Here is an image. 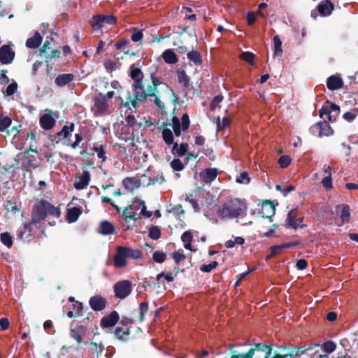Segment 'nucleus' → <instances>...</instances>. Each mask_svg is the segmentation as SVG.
I'll return each instance as SVG.
<instances>
[{
    "mask_svg": "<svg viewBox=\"0 0 358 358\" xmlns=\"http://www.w3.org/2000/svg\"><path fill=\"white\" fill-rule=\"evenodd\" d=\"M130 76L134 80L132 85L133 95L129 94L127 97V101H124L121 96L117 97L120 104L129 109L137 108L139 104L145 101L147 99V95L150 94L155 90V88L145 89L143 83V74L140 69L131 66Z\"/></svg>",
    "mask_w": 358,
    "mask_h": 358,
    "instance_id": "1",
    "label": "nucleus"
},
{
    "mask_svg": "<svg viewBox=\"0 0 358 358\" xmlns=\"http://www.w3.org/2000/svg\"><path fill=\"white\" fill-rule=\"evenodd\" d=\"M190 121L189 115L187 113L182 115L181 120L174 116L171 119V124H166L163 126L162 138L164 141L168 145L173 143V135L171 128L173 129L176 136L181 135L182 131H185L189 127Z\"/></svg>",
    "mask_w": 358,
    "mask_h": 358,
    "instance_id": "2",
    "label": "nucleus"
},
{
    "mask_svg": "<svg viewBox=\"0 0 358 358\" xmlns=\"http://www.w3.org/2000/svg\"><path fill=\"white\" fill-rule=\"evenodd\" d=\"M247 208L244 201L235 198L222 204L217 208V214L221 219H234L245 215Z\"/></svg>",
    "mask_w": 358,
    "mask_h": 358,
    "instance_id": "3",
    "label": "nucleus"
},
{
    "mask_svg": "<svg viewBox=\"0 0 358 358\" xmlns=\"http://www.w3.org/2000/svg\"><path fill=\"white\" fill-rule=\"evenodd\" d=\"M256 352L264 353V358H268L271 353V348L266 343H255L247 353L233 355L230 358H253Z\"/></svg>",
    "mask_w": 358,
    "mask_h": 358,
    "instance_id": "4",
    "label": "nucleus"
},
{
    "mask_svg": "<svg viewBox=\"0 0 358 358\" xmlns=\"http://www.w3.org/2000/svg\"><path fill=\"white\" fill-rule=\"evenodd\" d=\"M115 296L123 299L130 294L132 290L131 282L129 280H121L116 282L113 287Z\"/></svg>",
    "mask_w": 358,
    "mask_h": 358,
    "instance_id": "5",
    "label": "nucleus"
},
{
    "mask_svg": "<svg viewBox=\"0 0 358 358\" xmlns=\"http://www.w3.org/2000/svg\"><path fill=\"white\" fill-rule=\"evenodd\" d=\"M48 214L52 215L55 217H59L60 211L58 208L47 203L41 206V209L39 208L37 209V211L34 213V219L43 220Z\"/></svg>",
    "mask_w": 358,
    "mask_h": 358,
    "instance_id": "6",
    "label": "nucleus"
},
{
    "mask_svg": "<svg viewBox=\"0 0 358 358\" xmlns=\"http://www.w3.org/2000/svg\"><path fill=\"white\" fill-rule=\"evenodd\" d=\"M57 116L50 110H45L40 117V124L43 129L48 130L55 124Z\"/></svg>",
    "mask_w": 358,
    "mask_h": 358,
    "instance_id": "7",
    "label": "nucleus"
},
{
    "mask_svg": "<svg viewBox=\"0 0 358 358\" xmlns=\"http://www.w3.org/2000/svg\"><path fill=\"white\" fill-rule=\"evenodd\" d=\"M109 103L104 97L99 96L95 101L94 114L96 115H102L108 112Z\"/></svg>",
    "mask_w": 358,
    "mask_h": 358,
    "instance_id": "8",
    "label": "nucleus"
},
{
    "mask_svg": "<svg viewBox=\"0 0 358 358\" xmlns=\"http://www.w3.org/2000/svg\"><path fill=\"white\" fill-rule=\"evenodd\" d=\"M90 180L91 176L90 172L87 170L83 171L74 182L75 189L81 190L86 188L90 184Z\"/></svg>",
    "mask_w": 358,
    "mask_h": 358,
    "instance_id": "9",
    "label": "nucleus"
},
{
    "mask_svg": "<svg viewBox=\"0 0 358 358\" xmlns=\"http://www.w3.org/2000/svg\"><path fill=\"white\" fill-rule=\"evenodd\" d=\"M14 56V52L8 45H5L0 48V62L2 64L10 63Z\"/></svg>",
    "mask_w": 358,
    "mask_h": 358,
    "instance_id": "10",
    "label": "nucleus"
},
{
    "mask_svg": "<svg viewBox=\"0 0 358 358\" xmlns=\"http://www.w3.org/2000/svg\"><path fill=\"white\" fill-rule=\"evenodd\" d=\"M119 320V315L116 311H113L108 315L105 316L101 321L102 328H111L115 325Z\"/></svg>",
    "mask_w": 358,
    "mask_h": 358,
    "instance_id": "11",
    "label": "nucleus"
},
{
    "mask_svg": "<svg viewBox=\"0 0 358 358\" xmlns=\"http://www.w3.org/2000/svg\"><path fill=\"white\" fill-rule=\"evenodd\" d=\"M89 303L92 309L95 311H100L106 307V300L100 296H94L90 298Z\"/></svg>",
    "mask_w": 358,
    "mask_h": 358,
    "instance_id": "12",
    "label": "nucleus"
},
{
    "mask_svg": "<svg viewBox=\"0 0 358 358\" xmlns=\"http://www.w3.org/2000/svg\"><path fill=\"white\" fill-rule=\"evenodd\" d=\"M336 215L341 220L342 224L347 222L350 216V207L348 205L342 204L337 206L336 208Z\"/></svg>",
    "mask_w": 358,
    "mask_h": 358,
    "instance_id": "13",
    "label": "nucleus"
},
{
    "mask_svg": "<svg viewBox=\"0 0 358 358\" xmlns=\"http://www.w3.org/2000/svg\"><path fill=\"white\" fill-rule=\"evenodd\" d=\"M343 85L342 78L337 76H331L327 78V86L330 90H336L341 89Z\"/></svg>",
    "mask_w": 358,
    "mask_h": 358,
    "instance_id": "14",
    "label": "nucleus"
},
{
    "mask_svg": "<svg viewBox=\"0 0 358 358\" xmlns=\"http://www.w3.org/2000/svg\"><path fill=\"white\" fill-rule=\"evenodd\" d=\"M218 172L215 169H206L200 173V177L206 183H210L217 176Z\"/></svg>",
    "mask_w": 358,
    "mask_h": 358,
    "instance_id": "15",
    "label": "nucleus"
},
{
    "mask_svg": "<svg viewBox=\"0 0 358 358\" xmlns=\"http://www.w3.org/2000/svg\"><path fill=\"white\" fill-rule=\"evenodd\" d=\"M86 331L83 326H76L70 331V336L75 339L78 343H80L83 336L85 335Z\"/></svg>",
    "mask_w": 358,
    "mask_h": 358,
    "instance_id": "16",
    "label": "nucleus"
},
{
    "mask_svg": "<svg viewBox=\"0 0 358 358\" xmlns=\"http://www.w3.org/2000/svg\"><path fill=\"white\" fill-rule=\"evenodd\" d=\"M122 184L125 189L132 192L140 187L141 181L136 177L126 178L123 180Z\"/></svg>",
    "mask_w": 358,
    "mask_h": 358,
    "instance_id": "17",
    "label": "nucleus"
},
{
    "mask_svg": "<svg viewBox=\"0 0 358 358\" xmlns=\"http://www.w3.org/2000/svg\"><path fill=\"white\" fill-rule=\"evenodd\" d=\"M334 4L329 1H322L317 6L318 12L322 16L329 15L334 10Z\"/></svg>",
    "mask_w": 358,
    "mask_h": 358,
    "instance_id": "18",
    "label": "nucleus"
},
{
    "mask_svg": "<svg viewBox=\"0 0 358 358\" xmlns=\"http://www.w3.org/2000/svg\"><path fill=\"white\" fill-rule=\"evenodd\" d=\"M126 256L124 252L121 250V246L117 248V253L114 257V264L117 268H122L126 266Z\"/></svg>",
    "mask_w": 358,
    "mask_h": 358,
    "instance_id": "19",
    "label": "nucleus"
},
{
    "mask_svg": "<svg viewBox=\"0 0 358 358\" xmlns=\"http://www.w3.org/2000/svg\"><path fill=\"white\" fill-rule=\"evenodd\" d=\"M136 206L134 201L131 205L128 206L122 213V215L126 220H136L140 218V215L137 212L134 211V208Z\"/></svg>",
    "mask_w": 358,
    "mask_h": 358,
    "instance_id": "20",
    "label": "nucleus"
},
{
    "mask_svg": "<svg viewBox=\"0 0 358 358\" xmlns=\"http://www.w3.org/2000/svg\"><path fill=\"white\" fill-rule=\"evenodd\" d=\"M115 228L108 221H103L100 223L99 232L104 236L111 235L114 233Z\"/></svg>",
    "mask_w": 358,
    "mask_h": 358,
    "instance_id": "21",
    "label": "nucleus"
},
{
    "mask_svg": "<svg viewBox=\"0 0 358 358\" xmlns=\"http://www.w3.org/2000/svg\"><path fill=\"white\" fill-rule=\"evenodd\" d=\"M275 207L274 206L270 203L269 201H266L264 203L262 206V217H266L269 219V221L271 222V217L274 215L275 214Z\"/></svg>",
    "mask_w": 358,
    "mask_h": 358,
    "instance_id": "22",
    "label": "nucleus"
},
{
    "mask_svg": "<svg viewBox=\"0 0 358 358\" xmlns=\"http://www.w3.org/2000/svg\"><path fill=\"white\" fill-rule=\"evenodd\" d=\"M74 78L71 73L61 74L55 78V84L59 87H64L70 83Z\"/></svg>",
    "mask_w": 358,
    "mask_h": 358,
    "instance_id": "23",
    "label": "nucleus"
},
{
    "mask_svg": "<svg viewBox=\"0 0 358 358\" xmlns=\"http://www.w3.org/2000/svg\"><path fill=\"white\" fill-rule=\"evenodd\" d=\"M42 39L43 37L38 31H36L33 37L27 40L26 45L29 48H36L41 45Z\"/></svg>",
    "mask_w": 358,
    "mask_h": 358,
    "instance_id": "24",
    "label": "nucleus"
},
{
    "mask_svg": "<svg viewBox=\"0 0 358 358\" xmlns=\"http://www.w3.org/2000/svg\"><path fill=\"white\" fill-rule=\"evenodd\" d=\"M162 57L166 63L169 64H174L178 62L177 56L174 51L171 49L166 50L162 53Z\"/></svg>",
    "mask_w": 358,
    "mask_h": 358,
    "instance_id": "25",
    "label": "nucleus"
},
{
    "mask_svg": "<svg viewBox=\"0 0 358 358\" xmlns=\"http://www.w3.org/2000/svg\"><path fill=\"white\" fill-rule=\"evenodd\" d=\"M121 250H122L127 258L138 259L141 257V252L139 250H133L129 248L121 246Z\"/></svg>",
    "mask_w": 358,
    "mask_h": 358,
    "instance_id": "26",
    "label": "nucleus"
},
{
    "mask_svg": "<svg viewBox=\"0 0 358 358\" xmlns=\"http://www.w3.org/2000/svg\"><path fill=\"white\" fill-rule=\"evenodd\" d=\"M172 144L173 145L172 149V152L173 155H177L179 157H182L186 153L188 148L187 143H181L180 145H178L177 142L173 141V143Z\"/></svg>",
    "mask_w": 358,
    "mask_h": 358,
    "instance_id": "27",
    "label": "nucleus"
},
{
    "mask_svg": "<svg viewBox=\"0 0 358 358\" xmlns=\"http://www.w3.org/2000/svg\"><path fill=\"white\" fill-rule=\"evenodd\" d=\"M81 209L77 207L69 209L66 215L69 222L71 223L76 222L81 214Z\"/></svg>",
    "mask_w": 358,
    "mask_h": 358,
    "instance_id": "28",
    "label": "nucleus"
},
{
    "mask_svg": "<svg viewBox=\"0 0 358 358\" xmlns=\"http://www.w3.org/2000/svg\"><path fill=\"white\" fill-rule=\"evenodd\" d=\"M320 138L322 136H329L333 134L334 131L331 127L326 121L320 122Z\"/></svg>",
    "mask_w": 358,
    "mask_h": 358,
    "instance_id": "29",
    "label": "nucleus"
},
{
    "mask_svg": "<svg viewBox=\"0 0 358 358\" xmlns=\"http://www.w3.org/2000/svg\"><path fill=\"white\" fill-rule=\"evenodd\" d=\"M177 76L178 82L180 85H182L184 87L188 88L190 85L189 84V78L186 74L185 71H177Z\"/></svg>",
    "mask_w": 358,
    "mask_h": 358,
    "instance_id": "30",
    "label": "nucleus"
},
{
    "mask_svg": "<svg viewBox=\"0 0 358 358\" xmlns=\"http://www.w3.org/2000/svg\"><path fill=\"white\" fill-rule=\"evenodd\" d=\"M187 58L195 65H200L202 63L201 54L196 50H192L187 53Z\"/></svg>",
    "mask_w": 358,
    "mask_h": 358,
    "instance_id": "31",
    "label": "nucleus"
},
{
    "mask_svg": "<svg viewBox=\"0 0 358 358\" xmlns=\"http://www.w3.org/2000/svg\"><path fill=\"white\" fill-rule=\"evenodd\" d=\"M74 129V124L71 123L69 126L65 125L63 127L61 131L57 133V136L59 138H66Z\"/></svg>",
    "mask_w": 358,
    "mask_h": 358,
    "instance_id": "32",
    "label": "nucleus"
},
{
    "mask_svg": "<svg viewBox=\"0 0 358 358\" xmlns=\"http://www.w3.org/2000/svg\"><path fill=\"white\" fill-rule=\"evenodd\" d=\"M92 150L96 154L97 157L100 159L102 162H104L106 160L107 157L103 145L94 144Z\"/></svg>",
    "mask_w": 358,
    "mask_h": 358,
    "instance_id": "33",
    "label": "nucleus"
},
{
    "mask_svg": "<svg viewBox=\"0 0 358 358\" xmlns=\"http://www.w3.org/2000/svg\"><path fill=\"white\" fill-rule=\"evenodd\" d=\"M273 56H281L282 53V41L278 36H275L273 37Z\"/></svg>",
    "mask_w": 358,
    "mask_h": 358,
    "instance_id": "34",
    "label": "nucleus"
},
{
    "mask_svg": "<svg viewBox=\"0 0 358 358\" xmlns=\"http://www.w3.org/2000/svg\"><path fill=\"white\" fill-rule=\"evenodd\" d=\"M150 78H151L152 86L148 85L146 89H149L150 87L151 89L152 88L153 89V87H154L155 90L152 93H150V94H148L147 97L152 96V95H155V94H156L158 92L157 87L162 83V81L160 80V79L158 77L155 76L154 73L151 74Z\"/></svg>",
    "mask_w": 358,
    "mask_h": 358,
    "instance_id": "35",
    "label": "nucleus"
},
{
    "mask_svg": "<svg viewBox=\"0 0 358 358\" xmlns=\"http://www.w3.org/2000/svg\"><path fill=\"white\" fill-rule=\"evenodd\" d=\"M181 240L184 243V247L186 249L191 250V242L192 240V234L191 231H186L181 236Z\"/></svg>",
    "mask_w": 358,
    "mask_h": 358,
    "instance_id": "36",
    "label": "nucleus"
},
{
    "mask_svg": "<svg viewBox=\"0 0 358 358\" xmlns=\"http://www.w3.org/2000/svg\"><path fill=\"white\" fill-rule=\"evenodd\" d=\"M115 336L120 340L125 339L124 336H127L129 334V327H116L115 330Z\"/></svg>",
    "mask_w": 358,
    "mask_h": 358,
    "instance_id": "37",
    "label": "nucleus"
},
{
    "mask_svg": "<svg viewBox=\"0 0 358 358\" xmlns=\"http://www.w3.org/2000/svg\"><path fill=\"white\" fill-rule=\"evenodd\" d=\"M134 203H135L136 206H141V211H140L139 215L142 214L148 218L152 216V213L150 211H148L146 210L145 203L143 201L136 200V201H134Z\"/></svg>",
    "mask_w": 358,
    "mask_h": 358,
    "instance_id": "38",
    "label": "nucleus"
},
{
    "mask_svg": "<svg viewBox=\"0 0 358 358\" xmlns=\"http://www.w3.org/2000/svg\"><path fill=\"white\" fill-rule=\"evenodd\" d=\"M245 243V240L242 237H236L234 240H228L225 242V246L227 248H232L237 245H243Z\"/></svg>",
    "mask_w": 358,
    "mask_h": 358,
    "instance_id": "39",
    "label": "nucleus"
},
{
    "mask_svg": "<svg viewBox=\"0 0 358 358\" xmlns=\"http://www.w3.org/2000/svg\"><path fill=\"white\" fill-rule=\"evenodd\" d=\"M1 241L8 248H10L13 245L12 236L8 232L1 234Z\"/></svg>",
    "mask_w": 358,
    "mask_h": 358,
    "instance_id": "40",
    "label": "nucleus"
},
{
    "mask_svg": "<svg viewBox=\"0 0 358 358\" xmlns=\"http://www.w3.org/2000/svg\"><path fill=\"white\" fill-rule=\"evenodd\" d=\"M294 216H295V211L294 210L289 211L287 215V222L289 227H292L294 229H296L299 224L294 220Z\"/></svg>",
    "mask_w": 358,
    "mask_h": 358,
    "instance_id": "41",
    "label": "nucleus"
},
{
    "mask_svg": "<svg viewBox=\"0 0 358 358\" xmlns=\"http://www.w3.org/2000/svg\"><path fill=\"white\" fill-rule=\"evenodd\" d=\"M153 260L157 263H162L166 258V253L162 251H155L152 255Z\"/></svg>",
    "mask_w": 358,
    "mask_h": 358,
    "instance_id": "42",
    "label": "nucleus"
},
{
    "mask_svg": "<svg viewBox=\"0 0 358 358\" xmlns=\"http://www.w3.org/2000/svg\"><path fill=\"white\" fill-rule=\"evenodd\" d=\"M326 353L329 354L336 350V344L332 341H327L320 346Z\"/></svg>",
    "mask_w": 358,
    "mask_h": 358,
    "instance_id": "43",
    "label": "nucleus"
},
{
    "mask_svg": "<svg viewBox=\"0 0 358 358\" xmlns=\"http://www.w3.org/2000/svg\"><path fill=\"white\" fill-rule=\"evenodd\" d=\"M12 120L8 117H3L0 119V131H4L11 124Z\"/></svg>",
    "mask_w": 358,
    "mask_h": 358,
    "instance_id": "44",
    "label": "nucleus"
},
{
    "mask_svg": "<svg viewBox=\"0 0 358 358\" xmlns=\"http://www.w3.org/2000/svg\"><path fill=\"white\" fill-rule=\"evenodd\" d=\"M161 236V231L158 227H152L149 229V236L152 240H157Z\"/></svg>",
    "mask_w": 358,
    "mask_h": 358,
    "instance_id": "45",
    "label": "nucleus"
},
{
    "mask_svg": "<svg viewBox=\"0 0 358 358\" xmlns=\"http://www.w3.org/2000/svg\"><path fill=\"white\" fill-rule=\"evenodd\" d=\"M229 123H230V120L229 118L224 117L221 120L220 119V117H218L217 120V123H216L217 130L220 131V130H222V129H225L227 127H228L229 125Z\"/></svg>",
    "mask_w": 358,
    "mask_h": 358,
    "instance_id": "46",
    "label": "nucleus"
},
{
    "mask_svg": "<svg viewBox=\"0 0 358 358\" xmlns=\"http://www.w3.org/2000/svg\"><path fill=\"white\" fill-rule=\"evenodd\" d=\"M218 265V263L216 261H213L209 264H203L200 267V270L203 272L208 273L210 272L213 269L215 268Z\"/></svg>",
    "mask_w": 358,
    "mask_h": 358,
    "instance_id": "47",
    "label": "nucleus"
},
{
    "mask_svg": "<svg viewBox=\"0 0 358 358\" xmlns=\"http://www.w3.org/2000/svg\"><path fill=\"white\" fill-rule=\"evenodd\" d=\"M171 166L173 171H180L184 169V164L179 159H174L171 162Z\"/></svg>",
    "mask_w": 358,
    "mask_h": 358,
    "instance_id": "48",
    "label": "nucleus"
},
{
    "mask_svg": "<svg viewBox=\"0 0 358 358\" xmlns=\"http://www.w3.org/2000/svg\"><path fill=\"white\" fill-rule=\"evenodd\" d=\"M139 310H140L139 320L141 322H142L144 319L145 315L147 313V312L148 310V302L141 303L139 306Z\"/></svg>",
    "mask_w": 358,
    "mask_h": 358,
    "instance_id": "49",
    "label": "nucleus"
},
{
    "mask_svg": "<svg viewBox=\"0 0 358 358\" xmlns=\"http://www.w3.org/2000/svg\"><path fill=\"white\" fill-rule=\"evenodd\" d=\"M236 182L238 183H245L248 184L250 182V178L248 176L247 172H242L238 177L236 178Z\"/></svg>",
    "mask_w": 358,
    "mask_h": 358,
    "instance_id": "50",
    "label": "nucleus"
},
{
    "mask_svg": "<svg viewBox=\"0 0 358 358\" xmlns=\"http://www.w3.org/2000/svg\"><path fill=\"white\" fill-rule=\"evenodd\" d=\"M17 88V84L16 82H13L10 83L6 89V91L3 93L6 96H12L16 91Z\"/></svg>",
    "mask_w": 358,
    "mask_h": 358,
    "instance_id": "51",
    "label": "nucleus"
},
{
    "mask_svg": "<svg viewBox=\"0 0 358 358\" xmlns=\"http://www.w3.org/2000/svg\"><path fill=\"white\" fill-rule=\"evenodd\" d=\"M223 96L222 95H217L214 97L212 102L210 103V109L215 110L217 107H219V104L222 101Z\"/></svg>",
    "mask_w": 358,
    "mask_h": 358,
    "instance_id": "52",
    "label": "nucleus"
},
{
    "mask_svg": "<svg viewBox=\"0 0 358 358\" xmlns=\"http://www.w3.org/2000/svg\"><path fill=\"white\" fill-rule=\"evenodd\" d=\"M278 163L282 168L287 167L291 163V159L287 155L281 156L278 160Z\"/></svg>",
    "mask_w": 358,
    "mask_h": 358,
    "instance_id": "53",
    "label": "nucleus"
},
{
    "mask_svg": "<svg viewBox=\"0 0 358 358\" xmlns=\"http://www.w3.org/2000/svg\"><path fill=\"white\" fill-rule=\"evenodd\" d=\"M241 58L243 60H245V61L248 62V63L252 64L253 60L255 58V55L250 52H245L241 54Z\"/></svg>",
    "mask_w": 358,
    "mask_h": 358,
    "instance_id": "54",
    "label": "nucleus"
},
{
    "mask_svg": "<svg viewBox=\"0 0 358 358\" xmlns=\"http://www.w3.org/2000/svg\"><path fill=\"white\" fill-rule=\"evenodd\" d=\"M173 259L176 264H178L185 259V255L180 251H176L172 254Z\"/></svg>",
    "mask_w": 358,
    "mask_h": 358,
    "instance_id": "55",
    "label": "nucleus"
},
{
    "mask_svg": "<svg viewBox=\"0 0 358 358\" xmlns=\"http://www.w3.org/2000/svg\"><path fill=\"white\" fill-rule=\"evenodd\" d=\"M322 184L327 189L332 188V178L330 176H326L322 180Z\"/></svg>",
    "mask_w": 358,
    "mask_h": 358,
    "instance_id": "56",
    "label": "nucleus"
},
{
    "mask_svg": "<svg viewBox=\"0 0 358 358\" xmlns=\"http://www.w3.org/2000/svg\"><path fill=\"white\" fill-rule=\"evenodd\" d=\"M103 16L96 15L92 18V25L94 27L99 28L103 24Z\"/></svg>",
    "mask_w": 358,
    "mask_h": 358,
    "instance_id": "57",
    "label": "nucleus"
},
{
    "mask_svg": "<svg viewBox=\"0 0 358 358\" xmlns=\"http://www.w3.org/2000/svg\"><path fill=\"white\" fill-rule=\"evenodd\" d=\"M143 34L142 30L135 31L131 35V40L134 42L141 41Z\"/></svg>",
    "mask_w": 358,
    "mask_h": 358,
    "instance_id": "58",
    "label": "nucleus"
},
{
    "mask_svg": "<svg viewBox=\"0 0 358 358\" xmlns=\"http://www.w3.org/2000/svg\"><path fill=\"white\" fill-rule=\"evenodd\" d=\"M305 351L306 350L303 347L295 348L292 350V352L288 355L291 356V357L292 358L293 356L297 357L302 355L305 352Z\"/></svg>",
    "mask_w": 358,
    "mask_h": 358,
    "instance_id": "59",
    "label": "nucleus"
},
{
    "mask_svg": "<svg viewBox=\"0 0 358 358\" xmlns=\"http://www.w3.org/2000/svg\"><path fill=\"white\" fill-rule=\"evenodd\" d=\"M103 24H113L116 22V18L113 15L103 16Z\"/></svg>",
    "mask_w": 358,
    "mask_h": 358,
    "instance_id": "60",
    "label": "nucleus"
},
{
    "mask_svg": "<svg viewBox=\"0 0 358 358\" xmlns=\"http://www.w3.org/2000/svg\"><path fill=\"white\" fill-rule=\"evenodd\" d=\"M170 211L177 216H180L184 213L182 206L180 204L175 206Z\"/></svg>",
    "mask_w": 358,
    "mask_h": 358,
    "instance_id": "61",
    "label": "nucleus"
},
{
    "mask_svg": "<svg viewBox=\"0 0 358 358\" xmlns=\"http://www.w3.org/2000/svg\"><path fill=\"white\" fill-rule=\"evenodd\" d=\"M9 324L10 322L7 318L3 317L0 319V327L1 330L5 331L8 329V328L9 327Z\"/></svg>",
    "mask_w": 358,
    "mask_h": 358,
    "instance_id": "62",
    "label": "nucleus"
},
{
    "mask_svg": "<svg viewBox=\"0 0 358 358\" xmlns=\"http://www.w3.org/2000/svg\"><path fill=\"white\" fill-rule=\"evenodd\" d=\"M320 131L321 130L320 129V122H317V123L315 124L310 128L311 133L313 135L317 136L318 137H320Z\"/></svg>",
    "mask_w": 358,
    "mask_h": 358,
    "instance_id": "63",
    "label": "nucleus"
},
{
    "mask_svg": "<svg viewBox=\"0 0 358 358\" xmlns=\"http://www.w3.org/2000/svg\"><path fill=\"white\" fill-rule=\"evenodd\" d=\"M356 116L353 112H347L343 115V118L348 122H351L355 119Z\"/></svg>",
    "mask_w": 358,
    "mask_h": 358,
    "instance_id": "64",
    "label": "nucleus"
}]
</instances>
